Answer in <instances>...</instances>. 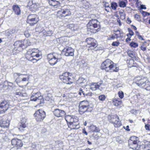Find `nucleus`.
<instances>
[{
	"label": "nucleus",
	"instance_id": "f257e3e1",
	"mask_svg": "<svg viewBox=\"0 0 150 150\" xmlns=\"http://www.w3.org/2000/svg\"><path fill=\"white\" fill-rule=\"evenodd\" d=\"M26 57L28 60L33 63L37 62L39 59H37L41 57V54L38 49H29L27 52Z\"/></svg>",
	"mask_w": 150,
	"mask_h": 150
},
{
	"label": "nucleus",
	"instance_id": "f03ea898",
	"mask_svg": "<svg viewBox=\"0 0 150 150\" xmlns=\"http://www.w3.org/2000/svg\"><path fill=\"white\" fill-rule=\"evenodd\" d=\"M101 68L102 69L105 70L106 71H110L117 72L119 70V68L116 66L115 64L109 59L106 60L102 63Z\"/></svg>",
	"mask_w": 150,
	"mask_h": 150
},
{
	"label": "nucleus",
	"instance_id": "7ed1b4c3",
	"mask_svg": "<svg viewBox=\"0 0 150 150\" xmlns=\"http://www.w3.org/2000/svg\"><path fill=\"white\" fill-rule=\"evenodd\" d=\"M134 81L138 86L147 90H150V82L147 80L146 78L142 77H137L135 78Z\"/></svg>",
	"mask_w": 150,
	"mask_h": 150
},
{
	"label": "nucleus",
	"instance_id": "20e7f679",
	"mask_svg": "<svg viewBox=\"0 0 150 150\" xmlns=\"http://www.w3.org/2000/svg\"><path fill=\"white\" fill-rule=\"evenodd\" d=\"M100 23L96 19H92L87 24V31L91 33H95L100 30Z\"/></svg>",
	"mask_w": 150,
	"mask_h": 150
},
{
	"label": "nucleus",
	"instance_id": "39448f33",
	"mask_svg": "<svg viewBox=\"0 0 150 150\" xmlns=\"http://www.w3.org/2000/svg\"><path fill=\"white\" fill-rule=\"evenodd\" d=\"M70 7L69 5H67L63 7L60 10L58 11L57 16L59 18H61L63 17H65L70 16L71 12Z\"/></svg>",
	"mask_w": 150,
	"mask_h": 150
},
{
	"label": "nucleus",
	"instance_id": "423d86ee",
	"mask_svg": "<svg viewBox=\"0 0 150 150\" xmlns=\"http://www.w3.org/2000/svg\"><path fill=\"white\" fill-rule=\"evenodd\" d=\"M139 142L138 137L133 136L131 137L128 141L129 144L131 148L134 150H138L139 146L138 144Z\"/></svg>",
	"mask_w": 150,
	"mask_h": 150
},
{
	"label": "nucleus",
	"instance_id": "0eeeda50",
	"mask_svg": "<svg viewBox=\"0 0 150 150\" xmlns=\"http://www.w3.org/2000/svg\"><path fill=\"white\" fill-rule=\"evenodd\" d=\"M70 74L69 72H65L60 76L59 78L64 83L67 84H71L73 82V78L70 75Z\"/></svg>",
	"mask_w": 150,
	"mask_h": 150
},
{
	"label": "nucleus",
	"instance_id": "6e6552de",
	"mask_svg": "<svg viewBox=\"0 0 150 150\" xmlns=\"http://www.w3.org/2000/svg\"><path fill=\"white\" fill-rule=\"evenodd\" d=\"M108 119L110 122L113 124L115 127H119L121 125V122L119 121V117L117 115H109Z\"/></svg>",
	"mask_w": 150,
	"mask_h": 150
},
{
	"label": "nucleus",
	"instance_id": "1a4fd4ad",
	"mask_svg": "<svg viewBox=\"0 0 150 150\" xmlns=\"http://www.w3.org/2000/svg\"><path fill=\"white\" fill-rule=\"evenodd\" d=\"M30 45V40L28 39H25L23 41H17L14 43V45L16 47H21L22 49L25 48Z\"/></svg>",
	"mask_w": 150,
	"mask_h": 150
},
{
	"label": "nucleus",
	"instance_id": "9d476101",
	"mask_svg": "<svg viewBox=\"0 0 150 150\" xmlns=\"http://www.w3.org/2000/svg\"><path fill=\"white\" fill-rule=\"evenodd\" d=\"M89 105L87 101H83L80 102L79 105V112L81 114H83L86 111H88Z\"/></svg>",
	"mask_w": 150,
	"mask_h": 150
},
{
	"label": "nucleus",
	"instance_id": "9b49d317",
	"mask_svg": "<svg viewBox=\"0 0 150 150\" xmlns=\"http://www.w3.org/2000/svg\"><path fill=\"white\" fill-rule=\"evenodd\" d=\"M35 119L38 121H41L43 120L45 116V112L42 110H39L36 111L34 114Z\"/></svg>",
	"mask_w": 150,
	"mask_h": 150
},
{
	"label": "nucleus",
	"instance_id": "f8f14e48",
	"mask_svg": "<svg viewBox=\"0 0 150 150\" xmlns=\"http://www.w3.org/2000/svg\"><path fill=\"white\" fill-rule=\"evenodd\" d=\"M86 42L88 46V47L91 50H93L97 46V43L95 39L90 38L86 39Z\"/></svg>",
	"mask_w": 150,
	"mask_h": 150
},
{
	"label": "nucleus",
	"instance_id": "ddd939ff",
	"mask_svg": "<svg viewBox=\"0 0 150 150\" xmlns=\"http://www.w3.org/2000/svg\"><path fill=\"white\" fill-rule=\"evenodd\" d=\"M38 19L36 15L30 14L28 17L27 22L32 25L37 23L38 21Z\"/></svg>",
	"mask_w": 150,
	"mask_h": 150
},
{
	"label": "nucleus",
	"instance_id": "4468645a",
	"mask_svg": "<svg viewBox=\"0 0 150 150\" xmlns=\"http://www.w3.org/2000/svg\"><path fill=\"white\" fill-rule=\"evenodd\" d=\"M47 59L49 64L51 65H54L58 62L59 59L53 54L50 53L47 55Z\"/></svg>",
	"mask_w": 150,
	"mask_h": 150
},
{
	"label": "nucleus",
	"instance_id": "2eb2a0df",
	"mask_svg": "<svg viewBox=\"0 0 150 150\" xmlns=\"http://www.w3.org/2000/svg\"><path fill=\"white\" fill-rule=\"evenodd\" d=\"M13 102L12 101L6 100H4L0 102V105L6 111L9 107L13 106V104L12 103Z\"/></svg>",
	"mask_w": 150,
	"mask_h": 150
},
{
	"label": "nucleus",
	"instance_id": "dca6fc26",
	"mask_svg": "<svg viewBox=\"0 0 150 150\" xmlns=\"http://www.w3.org/2000/svg\"><path fill=\"white\" fill-rule=\"evenodd\" d=\"M11 142L12 145L15 146L17 149H20L23 145L21 140L17 138L13 139L11 140Z\"/></svg>",
	"mask_w": 150,
	"mask_h": 150
},
{
	"label": "nucleus",
	"instance_id": "f3484780",
	"mask_svg": "<svg viewBox=\"0 0 150 150\" xmlns=\"http://www.w3.org/2000/svg\"><path fill=\"white\" fill-rule=\"evenodd\" d=\"M74 51V49L70 47H67L63 50V52H65L64 55L66 56H73Z\"/></svg>",
	"mask_w": 150,
	"mask_h": 150
},
{
	"label": "nucleus",
	"instance_id": "a211bd4d",
	"mask_svg": "<svg viewBox=\"0 0 150 150\" xmlns=\"http://www.w3.org/2000/svg\"><path fill=\"white\" fill-rule=\"evenodd\" d=\"M43 96L39 92L37 93H33L30 97V100L31 101H36L37 100H40L43 98Z\"/></svg>",
	"mask_w": 150,
	"mask_h": 150
},
{
	"label": "nucleus",
	"instance_id": "6ab92c4d",
	"mask_svg": "<svg viewBox=\"0 0 150 150\" xmlns=\"http://www.w3.org/2000/svg\"><path fill=\"white\" fill-rule=\"evenodd\" d=\"M48 1L50 5L54 7L64 3V0H48Z\"/></svg>",
	"mask_w": 150,
	"mask_h": 150
},
{
	"label": "nucleus",
	"instance_id": "aec40b11",
	"mask_svg": "<svg viewBox=\"0 0 150 150\" xmlns=\"http://www.w3.org/2000/svg\"><path fill=\"white\" fill-rule=\"evenodd\" d=\"M55 116L58 117H62L64 116L66 114L65 112L63 110L56 109L53 111Z\"/></svg>",
	"mask_w": 150,
	"mask_h": 150
},
{
	"label": "nucleus",
	"instance_id": "412c9836",
	"mask_svg": "<svg viewBox=\"0 0 150 150\" xmlns=\"http://www.w3.org/2000/svg\"><path fill=\"white\" fill-rule=\"evenodd\" d=\"M29 78L28 76L27 77L23 78L22 79L20 80V83H19V86L21 87H23L24 86L27 85L28 83Z\"/></svg>",
	"mask_w": 150,
	"mask_h": 150
},
{
	"label": "nucleus",
	"instance_id": "4be33fe9",
	"mask_svg": "<svg viewBox=\"0 0 150 150\" xmlns=\"http://www.w3.org/2000/svg\"><path fill=\"white\" fill-rule=\"evenodd\" d=\"M103 85L102 83H93L91 84L90 86V89L93 91H95L98 89H100V86Z\"/></svg>",
	"mask_w": 150,
	"mask_h": 150
},
{
	"label": "nucleus",
	"instance_id": "5701e85b",
	"mask_svg": "<svg viewBox=\"0 0 150 150\" xmlns=\"http://www.w3.org/2000/svg\"><path fill=\"white\" fill-rule=\"evenodd\" d=\"M68 126L69 127L71 128V129H77L80 127L78 121L71 123V124H69Z\"/></svg>",
	"mask_w": 150,
	"mask_h": 150
},
{
	"label": "nucleus",
	"instance_id": "b1692460",
	"mask_svg": "<svg viewBox=\"0 0 150 150\" xmlns=\"http://www.w3.org/2000/svg\"><path fill=\"white\" fill-rule=\"evenodd\" d=\"M9 121L8 120H4L3 119L0 122V126L3 128H8L9 125Z\"/></svg>",
	"mask_w": 150,
	"mask_h": 150
},
{
	"label": "nucleus",
	"instance_id": "393cba45",
	"mask_svg": "<svg viewBox=\"0 0 150 150\" xmlns=\"http://www.w3.org/2000/svg\"><path fill=\"white\" fill-rule=\"evenodd\" d=\"M22 75L20 73H14L13 74V78L15 80V81L18 85H19V83H20V79L19 77Z\"/></svg>",
	"mask_w": 150,
	"mask_h": 150
},
{
	"label": "nucleus",
	"instance_id": "a878e982",
	"mask_svg": "<svg viewBox=\"0 0 150 150\" xmlns=\"http://www.w3.org/2000/svg\"><path fill=\"white\" fill-rule=\"evenodd\" d=\"M13 9L16 15H19L21 14L20 8L18 5H13Z\"/></svg>",
	"mask_w": 150,
	"mask_h": 150
},
{
	"label": "nucleus",
	"instance_id": "bb28decb",
	"mask_svg": "<svg viewBox=\"0 0 150 150\" xmlns=\"http://www.w3.org/2000/svg\"><path fill=\"white\" fill-rule=\"evenodd\" d=\"M122 101L120 99H114L112 100L113 104L115 106H118L120 105L122 103Z\"/></svg>",
	"mask_w": 150,
	"mask_h": 150
},
{
	"label": "nucleus",
	"instance_id": "cd10ccee",
	"mask_svg": "<svg viewBox=\"0 0 150 150\" xmlns=\"http://www.w3.org/2000/svg\"><path fill=\"white\" fill-rule=\"evenodd\" d=\"M90 129L91 130L94 132H99L100 131V129L99 127H96L95 126L92 125L90 127Z\"/></svg>",
	"mask_w": 150,
	"mask_h": 150
},
{
	"label": "nucleus",
	"instance_id": "c85d7f7f",
	"mask_svg": "<svg viewBox=\"0 0 150 150\" xmlns=\"http://www.w3.org/2000/svg\"><path fill=\"white\" fill-rule=\"evenodd\" d=\"M27 124L26 123H21L18 129L21 131L24 130V129L26 127Z\"/></svg>",
	"mask_w": 150,
	"mask_h": 150
},
{
	"label": "nucleus",
	"instance_id": "c756f323",
	"mask_svg": "<svg viewBox=\"0 0 150 150\" xmlns=\"http://www.w3.org/2000/svg\"><path fill=\"white\" fill-rule=\"evenodd\" d=\"M15 95H18L21 97H25L27 96V94L26 93H23L20 92H16Z\"/></svg>",
	"mask_w": 150,
	"mask_h": 150
},
{
	"label": "nucleus",
	"instance_id": "7c9ffc66",
	"mask_svg": "<svg viewBox=\"0 0 150 150\" xmlns=\"http://www.w3.org/2000/svg\"><path fill=\"white\" fill-rule=\"evenodd\" d=\"M128 55L132 58H133L135 57V53L133 51H129L127 52Z\"/></svg>",
	"mask_w": 150,
	"mask_h": 150
},
{
	"label": "nucleus",
	"instance_id": "2f4dec72",
	"mask_svg": "<svg viewBox=\"0 0 150 150\" xmlns=\"http://www.w3.org/2000/svg\"><path fill=\"white\" fill-rule=\"evenodd\" d=\"M73 116H74L67 115L65 117V119L68 123L69 122H71V120Z\"/></svg>",
	"mask_w": 150,
	"mask_h": 150
},
{
	"label": "nucleus",
	"instance_id": "473e14b6",
	"mask_svg": "<svg viewBox=\"0 0 150 150\" xmlns=\"http://www.w3.org/2000/svg\"><path fill=\"white\" fill-rule=\"evenodd\" d=\"M117 6V4L115 2H113L111 3V7L114 10H115L116 9Z\"/></svg>",
	"mask_w": 150,
	"mask_h": 150
},
{
	"label": "nucleus",
	"instance_id": "72a5a7b5",
	"mask_svg": "<svg viewBox=\"0 0 150 150\" xmlns=\"http://www.w3.org/2000/svg\"><path fill=\"white\" fill-rule=\"evenodd\" d=\"M78 121V119L77 118L74 116L71 119V122H69L68 123V125L71 124V123H73V122H76V121Z\"/></svg>",
	"mask_w": 150,
	"mask_h": 150
},
{
	"label": "nucleus",
	"instance_id": "f704fd0d",
	"mask_svg": "<svg viewBox=\"0 0 150 150\" xmlns=\"http://www.w3.org/2000/svg\"><path fill=\"white\" fill-rule=\"evenodd\" d=\"M106 98V96L105 95L103 94L99 96L98 97V98L100 101H103L105 100Z\"/></svg>",
	"mask_w": 150,
	"mask_h": 150
},
{
	"label": "nucleus",
	"instance_id": "c9c22d12",
	"mask_svg": "<svg viewBox=\"0 0 150 150\" xmlns=\"http://www.w3.org/2000/svg\"><path fill=\"white\" fill-rule=\"evenodd\" d=\"M43 96V98H44L46 100L49 101L51 99V95L50 94H48L46 96Z\"/></svg>",
	"mask_w": 150,
	"mask_h": 150
},
{
	"label": "nucleus",
	"instance_id": "e433bc0d",
	"mask_svg": "<svg viewBox=\"0 0 150 150\" xmlns=\"http://www.w3.org/2000/svg\"><path fill=\"white\" fill-rule=\"evenodd\" d=\"M78 82L81 83L86 82V80L83 77H80L78 80Z\"/></svg>",
	"mask_w": 150,
	"mask_h": 150
},
{
	"label": "nucleus",
	"instance_id": "4c0bfd02",
	"mask_svg": "<svg viewBox=\"0 0 150 150\" xmlns=\"http://www.w3.org/2000/svg\"><path fill=\"white\" fill-rule=\"evenodd\" d=\"M119 97L121 99H122L124 97V93L122 91H119L118 93Z\"/></svg>",
	"mask_w": 150,
	"mask_h": 150
},
{
	"label": "nucleus",
	"instance_id": "58836bf2",
	"mask_svg": "<svg viewBox=\"0 0 150 150\" xmlns=\"http://www.w3.org/2000/svg\"><path fill=\"white\" fill-rule=\"evenodd\" d=\"M119 6L121 7L124 8L126 6V4L123 1H120L119 4Z\"/></svg>",
	"mask_w": 150,
	"mask_h": 150
},
{
	"label": "nucleus",
	"instance_id": "ea45409f",
	"mask_svg": "<svg viewBox=\"0 0 150 150\" xmlns=\"http://www.w3.org/2000/svg\"><path fill=\"white\" fill-rule=\"evenodd\" d=\"M142 147L145 150H150V144L144 145Z\"/></svg>",
	"mask_w": 150,
	"mask_h": 150
},
{
	"label": "nucleus",
	"instance_id": "a19ab883",
	"mask_svg": "<svg viewBox=\"0 0 150 150\" xmlns=\"http://www.w3.org/2000/svg\"><path fill=\"white\" fill-rule=\"evenodd\" d=\"M130 45L132 47L135 48L138 46V44L136 42H132L130 44Z\"/></svg>",
	"mask_w": 150,
	"mask_h": 150
},
{
	"label": "nucleus",
	"instance_id": "79ce46f5",
	"mask_svg": "<svg viewBox=\"0 0 150 150\" xmlns=\"http://www.w3.org/2000/svg\"><path fill=\"white\" fill-rule=\"evenodd\" d=\"M120 44V43L118 41H115L113 42L112 44V45L113 46H118Z\"/></svg>",
	"mask_w": 150,
	"mask_h": 150
},
{
	"label": "nucleus",
	"instance_id": "37998d69",
	"mask_svg": "<svg viewBox=\"0 0 150 150\" xmlns=\"http://www.w3.org/2000/svg\"><path fill=\"white\" fill-rule=\"evenodd\" d=\"M115 35H109L108 38V40H113L115 39Z\"/></svg>",
	"mask_w": 150,
	"mask_h": 150
},
{
	"label": "nucleus",
	"instance_id": "c03bdc74",
	"mask_svg": "<svg viewBox=\"0 0 150 150\" xmlns=\"http://www.w3.org/2000/svg\"><path fill=\"white\" fill-rule=\"evenodd\" d=\"M53 33V32L52 30L47 31V34H45L46 36H51Z\"/></svg>",
	"mask_w": 150,
	"mask_h": 150
},
{
	"label": "nucleus",
	"instance_id": "a18cd8bd",
	"mask_svg": "<svg viewBox=\"0 0 150 150\" xmlns=\"http://www.w3.org/2000/svg\"><path fill=\"white\" fill-rule=\"evenodd\" d=\"M120 16L121 18L122 19H124L125 18V14L124 13L120 12Z\"/></svg>",
	"mask_w": 150,
	"mask_h": 150
},
{
	"label": "nucleus",
	"instance_id": "49530a36",
	"mask_svg": "<svg viewBox=\"0 0 150 150\" xmlns=\"http://www.w3.org/2000/svg\"><path fill=\"white\" fill-rule=\"evenodd\" d=\"M11 34V30H7L5 32V34L6 36H9Z\"/></svg>",
	"mask_w": 150,
	"mask_h": 150
},
{
	"label": "nucleus",
	"instance_id": "de8ad7c7",
	"mask_svg": "<svg viewBox=\"0 0 150 150\" xmlns=\"http://www.w3.org/2000/svg\"><path fill=\"white\" fill-rule=\"evenodd\" d=\"M1 106V105H0V114L4 113L6 111Z\"/></svg>",
	"mask_w": 150,
	"mask_h": 150
},
{
	"label": "nucleus",
	"instance_id": "09e8293b",
	"mask_svg": "<svg viewBox=\"0 0 150 150\" xmlns=\"http://www.w3.org/2000/svg\"><path fill=\"white\" fill-rule=\"evenodd\" d=\"M27 119L25 118H22L21 120V123H26Z\"/></svg>",
	"mask_w": 150,
	"mask_h": 150
},
{
	"label": "nucleus",
	"instance_id": "8fccbe9b",
	"mask_svg": "<svg viewBox=\"0 0 150 150\" xmlns=\"http://www.w3.org/2000/svg\"><path fill=\"white\" fill-rule=\"evenodd\" d=\"M142 50L143 51H145L146 50V46L144 44H142L140 47Z\"/></svg>",
	"mask_w": 150,
	"mask_h": 150
},
{
	"label": "nucleus",
	"instance_id": "3c124183",
	"mask_svg": "<svg viewBox=\"0 0 150 150\" xmlns=\"http://www.w3.org/2000/svg\"><path fill=\"white\" fill-rule=\"evenodd\" d=\"M24 35L27 38L29 37L30 36V34L28 31H25V32Z\"/></svg>",
	"mask_w": 150,
	"mask_h": 150
},
{
	"label": "nucleus",
	"instance_id": "603ef678",
	"mask_svg": "<svg viewBox=\"0 0 150 150\" xmlns=\"http://www.w3.org/2000/svg\"><path fill=\"white\" fill-rule=\"evenodd\" d=\"M129 33L127 35V36L128 37L129 36V35L131 36L133 35L134 33L132 30H129Z\"/></svg>",
	"mask_w": 150,
	"mask_h": 150
},
{
	"label": "nucleus",
	"instance_id": "864d4df0",
	"mask_svg": "<svg viewBox=\"0 0 150 150\" xmlns=\"http://www.w3.org/2000/svg\"><path fill=\"white\" fill-rule=\"evenodd\" d=\"M145 128L146 130H150V125H145Z\"/></svg>",
	"mask_w": 150,
	"mask_h": 150
},
{
	"label": "nucleus",
	"instance_id": "5fc2aeb1",
	"mask_svg": "<svg viewBox=\"0 0 150 150\" xmlns=\"http://www.w3.org/2000/svg\"><path fill=\"white\" fill-rule=\"evenodd\" d=\"M68 27L70 29H72L74 27L73 24H69L67 25Z\"/></svg>",
	"mask_w": 150,
	"mask_h": 150
},
{
	"label": "nucleus",
	"instance_id": "6e6d98bb",
	"mask_svg": "<svg viewBox=\"0 0 150 150\" xmlns=\"http://www.w3.org/2000/svg\"><path fill=\"white\" fill-rule=\"evenodd\" d=\"M81 93H82L83 95H84V92L80 88L79 89V94L80 95H81Z\"/></svg>",
	"mask_w": 150,
	"mask_h": 150
},
{
	"label": "nucleus",
	"instance_id": "4d7b16f0",
	"mask_svg": "<svg viewBox=\"0 0 150 150\" xmlns=\"http://www.w3.org/2000/svg\"><path fill=\"white\" fill-rule=\"evenodd\" d=\"M143 15L144 16H149L150 15V13L146 12H143Z\"/></svg>",
	"mask_w": 150,
	"mask_h": 150
},
{
	"label": "nucleus",
	"instance_id": "13d9d810",
	"mask_svg": "<svg viewBox=\"0 0 150 150\" xmlns=\"http://www.w3.org/2000/svg\"><path fill=\"white\" fill-rule=\"evenodd\" d=\"M131 22V21L130 19L129 18H128L126 21V22L128 24H130Z\"/></svg>",
	"mask_w": 150,
	"mask_h": 150
},
{
	"label": "nucleus",
	"instance_id": "bf43d9fd",
	"mask_svg": "<svg viewBox=\"0 0 150 150\" xmlns=\"http://www.w3.org/2000/svg\"><path fill=\"white\" fill-rule=\"evenodd\" d=\"M140 7L142 9H146V8L145 5H141L140 6Z\"/></svg>",
	"mask_w": 150,
	"mask_h": 150
},
{
	"label": "nucleus",
	"instance_id": "052dcab7",
	"mask_svg": "<svg viewBox=\"0 0 150 150\" xmlns=\"http://www.w3.org/2000/svg\"><path fill=\"white\" fill-rule=\"evenodd\" d=\"M83 133L85 134L86 135H88V133L85 130V129H83Z\"/></svg>",
	"mask_w": 150,
	"mask_h": 150
},
{
	"label": "nucleus",
	"instance_id": "680f3d73",
	"mask_svg": "<svg viewBox=\"0 0 150 150\" xmlns=\"http://www.w3.org/2000/svg\"><path fill=\"white\" fill-rule=\"evenodd\" d=\"M42 33H43L44 35H46L45 34H47V31H46L45 30H43L42 31Z\"/></svg>",
	"mask_w": 150,
	"mask_h": 150
},
{
	"label": "nucleus",
	"instance_id": "e2e57ef3",
	"mask_svg": "<svg viewBox=\"0 0 150 150\" xmlns=\"http://www.w3.org/2000/svg\"><path fill=\"white\" fill-rule=\"evenodd\" d=\"M138 38L139 39H140V40H143V38H142V36L140 35H138Z\"/></svg>",
	"mask_w": 150,
	"mask_h": 150
},
{
	"label": "nucleus",
	"instance_id": "0e129e2a",
	"mask_svg": "<svg viewBox=\"0 0 150 150\" xmlns=\"http://www.w3.org/2000/svg\"><path fill=\"white\" fill-rule=\"evenodd\" d=\"M117 22L119 23V25L120 26H121V25L122 24H121V22L120 20L119 19H118L117 20Z\"/></svg>",
	"mask_w": 150,
	"mask_h": 150
},
{
	"label": "nucleus",
	"instance_id": "69168bd1",
	"mask_svg": "<svg viewBox=\"0 0 150 150\" xmlns=\"http://www.w3.org/2000/svg\"><path fill=\"white\" fill-rule=\"evenodd\" d=\"M131 40V39L130 38H127L126 39V42H128L130 41Z\"/></svg>",
	"mask_w": 150,
	"mask_h": 150
},
{
	"label": "nucleus",
	"instance_id": "338daca9",
	"mask_svg": "<svg viewBox=\"0 0 150 150\" xmlns=\"http://www.w3.org/2000/svg\"><path fill=\"white\" fill-rule=\"evenodd\" d=\"M126 130L128 131H130V129H129V126H127L126 128Z\"/></svg>",
	"mask_w": 150,
	"mask_h": 150
},
{
	"label": "nucleus",
	"instance_id": "774afa93",
	"mask_svg": "<svg viewBox=\"0 0 150 150\" xmlns=\"http://www.w3.org/2000/svg\"><path fill=\"white\" fill-rule=\"evenodd\" d=\"M93 137L96 139H97L98 137V136H97V135H95L94 134L93 135Z\"/></svg>",
	"mask_w": 150,
	"mask_h": 150
}]
</instances>
